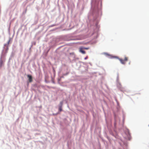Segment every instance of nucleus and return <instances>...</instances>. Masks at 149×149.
<instances>
[{
	"instance_id": "obj_3",
	"label": "nucleus",
	"mask_w": 149,
	"mask_h": 149,
	"mask_svg": "<svg viewBox=\"0 0 149 149\" xmlns=\"http://www.w3.org/2000/svg\"><path fill=\"white\" fill-rule=\"evenodd\" d=\"M5 61H3L1 59V57L0 60V67H2L4 65V62Z\"/></svg>"
},
{
	"instance_id": "obj_10",
	"label": "nucleus",
	"mask_w": 149,
	"mask_h": 149,
	"mask_svg": "<svg viewBox=\"0 0 149 149\" xmlns=\"http://www.w3.org/2000/svg\"><path fill=\"white\" fill-rule=\"evenodd\" d=\"M87 58V57L85 58V59H86Z\"/></svg>"
},
{
	"instance_id": "obj_7",
	"label": "nucleus",
	"mask_w": 149,
	"mask_h": 149,
	"mask_svg": "<svg viewBox=\"0 0 149 149\" xmlns=\"http://www.w3.org/2000/svg\"><path fill=\"white\" fill-rule=\"evenodd\" d=\"M112 58H118V57L116 56H113L112 57Z\"/></svg>"
},
{
	"instance_id": "obj_2",
	"label": "nucleus",
	"mask_w": 149,
	"mask_h": 149,
	"mask_svg": "<svg viewBox=\"0 0 149 149\" xmlns=\"http://www.w3.org/2000/svg\"><path fill=\"white\" fill-rule=\"evenodd\" d=\"M63 104V101H61L60 102V104L59 105V110L60 112L62 111V106Z\"/></svg>"
},
{
	"instance_id": "obj_12",
	"label": "nucleus",
	"mask_w": 149,
	"mask_h": 149,
	"mask_svg": "<svg viewBox=\"0 0 149 149\" xmlns=\"http://www.w3.org/2000/svg\"><path fill=\"white\" fill-rule=\"evenodd\" d=\"M148 126L149 127V125H148Z\"/></svg>"
},
{
	"instance_id": "obj_8",
	"label": "nucleus",
	"mask_w": 149,
	"mask_h": 149,
	"mask_svg": "<svg viewBox=\"0 0 149 149\" xmlns=\"http://www.w3.org/2000/svg\"><path fill=\"white\" fill-rule=\"evenodd\" d=\"M8 47H7V49H6V52H7V51H8Z\"/></svg>"
},
{
	"instance_id": "obj_4",
	"label": "nucleus",
	"mask_w": 149,
	"mask_h": 149,
	"mask_svg": "<svg viewBox=\"0 0 149 149\" xmlns=\"http://www.w3.org/2000/svg\"><path fill=\"white\" fill-rule=\"evenodd\" d=\"M27 77L29 78V81L30 82L32 81V77L31 75H27Z\"/></svg>"
},
{
	"instance_id": "obj_6",
	"label": "nucleus",
	"mask_w": 149,
	"mask_h": 149,
	"mask_svg": "<svg viewBox=\"0 0 149 149\" xmlns=\"http://www.w3.org/2000/svg\"><path fill=\"white\" fill-rule=\"evenodd\" d=\"M83 49H89V47H83Z\"/></svg>"
},
{
	"instance_id": "obj_11",
	"label": "nucleus",
	"mask_w": 149,
	"mask_h": 149,
	"mask_svg": "<svg viewBox=\"0 0 149 149\" xmlns=\"http://www.w3.org/2000/svg\"><path fill=\"white\" fill-rule=\"evenodd\" d=\"M63 77H61V78H63Z\"/></svg>"
},
{
	"instance_id": "obj_1",
	"label": "nucleus",
	"mask_w": 149,
	"mask_h": 149,
	"mask_svg": "<svg viewBox=\"0 0 149 149\" xmlns=\"http://www.w3.org/2000/svg\"><path fill=\"white\" fill-rule=\"evenodd\" d=\"M118 59L120 61L121 63L123 64H125L126 63V62H127L128 60V57L126 56L125 57V59L124 60L121 58H118Z\"/></svg>"
},
{
	"instance_id": "obj_9",
	"label": "nucleus",
	"mask_w": 149,
	"mask_h": 149,
	"mask_svg": "<svg viewBox=\"0 0 149 149\" xmlns=\"http://www.w3.org/2000/svg\"><path fill=\"white\" fill-rule=\"evenodd\" d=\"M10 42V40H9V41H8V44Z\"/></svg>"
},
{
	"instance_id": "obj_5",
	"label": "nucleus",
	"mask_w": 149,
	"mask_h": 149,
	"mask_svg": "<svg viewBox=\"0 0 149 149\" xmlns=\"http://www.w3.org/2000/svg\"><path fill=\"white\" fill-rule=\"evenodd\" d=\"M83 47H80L79 48V51L83 54H85L86 53L83 50Z\"/></svg>"
}]
</instances>
